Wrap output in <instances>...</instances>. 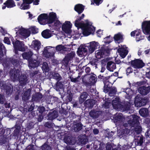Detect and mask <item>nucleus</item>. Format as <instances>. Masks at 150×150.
<instances>
[{"label":"nucleus","instance_id":"f257e3e1","mask_svg":"<svg viewBox=\"0 0 150 150\" xmlns=\"http://www.w3.org/2000/svg\"><path fill=\"white\" fill-rule=\"evenodd\" d=\"M85 16L84 14H82L81 16H77L75 21V25L78 28H81L82 30V33L85 36H87L91 34H93L95 31V28L90 24L88 20H85L86 23L79 22L83 19Z\"/></svg>","mask_w":150,"mask_h":150},{"label":"nucleus","instance_id":"f03ea898","mask_svg":"<svg viewBox=\"0 0 150 150\" xmlns=\"http://www.w3.org/2000/svg\"><path fill=\"white\" fill-rule=\"evenodd\" d=\"M11 40L14 49H18V50L22 52H24L25 50L24 47V44L23 41L17 40L15 41L13 38L11 39Z\"/></svg>","mask_w":150,"mask_h":150},{"label":"nucleus","instance_id":"7ed1b4c3","mask_svg":"<svg viewBox=\"0 0 150 150\" xmlns=\"http://www.w3.org/2000/svg\"><path fill=\"white\" fill-rule=\"evenodd\" d=\"M147 101L148 100L146 98H143L137 96L135 98L134 100L135 105L137 107H140L145 105Z\"/></svg>","mask_w":150,"mask_h":150},{"label":"nucleus","instance_id":"20e7f679","mask_svg":"<svg viewBox=\"0 0 150 150\" xmlns=\"http://www.w3.org/2000/svg\"><path fill=\"white\" fill-rule=\"evenodd\" d=\"M81 121L75 120L74 121L71 127V130L75 132H78L83 128V125L81 122Z\"/></svg>","mask_w":150,"mask_h":150},{"label":"nucleus","instance_id":"39448f33","mask_svg":"<svg viewBox=\"0 0 150 150\" xmlns=\"http://www.w3.org/2000/svg\"><path fill=\"white\" fill-rule=\"evenodd\" d=\"M140 117L136 115H132V117L127 121V123L130 126L132 127L137 126V125H140L139 119Z\"/></svg>","mask_w":150,"mask_h":150},{"label":"nucleus","instance_id":"423d86ee","mask_svg":"<svg viewBox=\"0 0 150 150\" xmlns=\"http://www.w3.org/2000/svg\"><path fill=\"white\" fill-rule=\"evenodd\" d=\"M143 32L146 35L150 34V20L144 21L142 24Z\"/></svg>","mask_w":150,"mask_h":150},{"label":"nucleus","instance_id":"0eeeda50","mask_svg":"<svg viewBox=\"0 0 150 150\" xmlns=\"http://www.w3.org/2000/svg\"><path fill=\"white\" fill-rule=\"evenodd\" d=\"M129 63H130L134 68H141L145 66L143 61L139 59L132 60Z\"/></svg>","mask_w":150,"mask_h":150},{"label":"nucleus","instance_id":"6e6552de","mask_svg":"<svg viewBox=\"0 0 150 150\" xmlns=\"http://www.w3.org/2000/svg\"><path fill=\"white\" fill-rule=\"evenodd\" d=\"M72 26V24L70 21H66L62 25V29L66 33L70 34Z\"/></svg>","mask_w":150,"mask_h":150},{"label":"nucleus","instance_id":"1a4fd4ad","mask_svg":"<svg viewBox=\"0 0 150 150\" xmlns=\"http://www.w3.org/2000/svg\"><path fill=\"white\" fill-rule=\"evenodd\" d=\"M14 69H15L14 68ZM11 69L9 72L11 78L14 80H18L20 74V72L18 69Z\"/></svg>","mask_w":150,"mask_h":150},{"label":"nucleus","instance_id":"9d476101","mask_svg":"<svg viewBox=\"0 0 150 150\" xmlns=\"http://www.w3.org/2000/svg\"><path fill=\"white\" fill-rule=\"evenodd\" d=\"M23 37L24 38H26L28 37L30 34V31L27 29H25L23 28L20 29L18 31V32H16V34Z\"/></svg>","mask_w":150,"mask_h":150},{"label":"nucleus","instance_id":"9b49d317","mask_svg":"<svg viewBox=\"0 0 150 150\" xmlns=\"http://www.w3.org/2000/svg\"><path fill=\"white\" fill-rule=\"evenodd\" d=\"M98 43L95 41L90 42L89 45L87 46L88 49V50L90 53H92L94 52L95 50L97 48L98 46Z\"/></svg>","mask_w":150,"mask_h":150},{"label":"nucleus","instance_id":"f8f14e48","mask_svg":"<svg viewBox=\"0 0 150 150\" xmlns=\"http://www.w3.org/2000/svg\"><path fill=\"white\" fill-rule=\"evenodd\" d=\"M130 103L128 101L122 102L119 110L123 111H128L129 110L130 107Z\"/></svg>","mask_w":150,"mask_h":150},{"label":"nucleus","instance_id":"ddd939ff","mask_svg":"<svg viewBox=\"0 0 150 150\" xmlns=\"http://www.w3.org/2000/svg\"><path fill=\"white\" fill-rule=\"evenodd\" d=\"M16 6L15 3L13 0H7L3 4L2 9H4L7 7V8H12Z\"/></svg>","mask_w":150,"mask_h":150},{"label":"nucleus","instance_id":"4468645a","mask_svg":"<svg viewBox=\"0 0 150 150\" xmlns=\"http://www.w3.org/2000/svg\"><path fill=\"white\" fill-rule=\"evenodd\" d=\"M138 91L139 93L142 95H146L150 91V86L146 87L144 86H141L139 88Z\"/></svg>","mask_w":150,"mask_h":150},{"label":"nucleus","instance_id":"2eb2a0df","mask_svg":"<svg viewBox=\"0 0 150 150\" xmlns=\"http://www.w3.org/2000/svg\"><path fill=\"white\" fill-rule=\"evenodd\" d=\"M121 103L120 98L117 97L112 100V105L114 108L119 110Z\"/></svg>","mask_w":150,"mask_h":150},{"label":"nucleus","instance_id":"dca6fc26","mask_svg":"<svg viewBox=\"0 0 150 150\" xmlns=\"http://www.w3.org/2000/svg\"><path fill=\"white\" fill-rule=\"evenodd\" d=\"M18 80L20 85L22 86H24L26 84L28 80L26 76L22 74L19 77Z\"/></svg>","mask_w":150,"mask_h":150},{"label":"nucleus","instance_id":"f3484780","mask_svg":"<svg viewBox=\"0 0 150 150\" xmlns=\"http://www.w3.org/2000/svg\"><path fill=\"white\" fill-rule=\"evenodd\" d=\"M58 112L57 110H53L50 112L47 115V119L52 120L56 118L58 116Z\"/></svg>","mask_w":150,"mask_h":150},{"label":"nucleus","instance_id":"a211bd4d","mask_svg":"<svg viewBox=\"0 0 150 150\" xmlns=\"http://www.w3.org/2000/svg\"><path fill=\"white\" fill-rule=\"evenodd\" d=\"M84 9V6L82 4H78L75 5L74 10L79 14L82 13Z\"/></svg>","mask_w":150,"mask_h":150},{"label":"nucleus","instance_id":"6ab92c4d","mask_svg":"<svg viewBox=\"0 0 150 150\" xmlns=\"http://www.w3.org/2000/svg\"><path fill=\"white\" fill-rule=\"evenodd\" d=\"M29 66L31 68H34L38 67L40 64L39 61L32 59L28 61Z\"/></svg>","mask_w":150,"mask_h":150},{"label":"nucleus","instance_id":"aec40b11","mask_svg":"<svg viewBox=\"0 0 150 150\" xmlns=\"http://www.w3.org/2000/svg\"><path fill=\"white\" fill-rule=\"evenodd\" d=\"M139 113L140 115L144 117H147L149 115V110L146 108L140 109L139 110Z\"/></svg>","mask_w":150,"mask_h":150},{"label":"nucleus","instance_id":"412c9836","mask_svg":"<svg viewBox=\"0 0 150 150\" xmlns=\"http://www.w3.org/2000/svg\"><path fill=\"white\" fill-rule=\"evenodd\" d=\"M94 104L93 100L88 99L84 102V106L86 108L91 109L93 107Z\"/></svg>","mask_w":150,"mask_h":150},{"label":"nucleus","instance_id":"4be33fe9","mask_svg":"<svg viewBox=\"0 0 150 150\" xmlns=\"http://www.w3.org/2000/svg\"><path fill=\"white\" fill-rule=\"evenodd\" d=\"M32 48L37 51L39 50L41 47V43L40 41L37 40H35L33 41L32 44Z\"/></svg>","mask_w":150,"mask_h":150},{"label":"nucleus","instance_id":"5701e85b","mask_svg":"<svg viewBox=\"0 0 150 150\" xmlns=\"http://www.w3.org/2000/svg\"><path fill=\"white\" fill-rule=\"evenodd\" d=\"M119 55L123 58H124L128 54V51L124 48H119L118 50Z\"/></svg>","mask_w":150,"mask_h":150},{"label":"nucleus","instance_id":"b1692460","mask_svg":"<svg viewBox=\"0 0 150 150\" xmlns=\"http://www.w3.org/2000/svg\"><path fill=\"white\" fill-rule=\"evenodd\" d=\"M56 17V14L54 12L50 13L47 19L48 23L51 24L54 21Z\"/></svg>","mask_w":150,"mask_h":150},{"label":"nucleus","instance_id":"393cba45","mask_svg":"<svg viewBox=\"0 0 150 150\" xmlns=\"http://www.w3.org/2000/svg\"><path fill=\"white\" fill-rule=\"evenodd\" d=\"M33 54V53L31 51H29L24 52L22 54V56L23 59L29 61L32 59L31 57Z\"/></svg>","mask_w":150,"mask_h":150},{"label":"nucleus","instance_id":"a878e982","mask_svg":"<svg viewBox=\"0 0 150 150\" xmlns=\"http://www.w3.org/2000/svg\"><path fill=\"white\" fill-rule=\"evenodd\" d=\"M31 92V89H27L24 93L22 96V100L25 101L28 100L29 98V96Z\"/></svg>","mask_w":150,"mask_h":150},{"label":"nucleus","instance_id":"bb28decb","mask_svg":"<svg viewBox=\"0 0 150 150\" xmlns=\"http://www.w3.org/2000/svg\"><path fill=\"white\" fill-rule=\"evenodd\" d=\"M114 39L115 42L119 44L123 41L122 35L120 34H117L115 35Z\"/></svg>","mask_w":150,"mask_h":150},{"label":"nucleus","instance_id":"cd10ccee","mask_svg":"<svg viewBox=\"0 0 150 150\" xmlns=\"http://www.w3.org/2000/svg\"><path fill=\"white\" fill-rule=\"evenodd\" d=\"M55 49L57 51H60L62 50L63 51H70L71 50L70 48L68 49V46H63L62 45H57L55 47Z\"/></svg>","mask_w":150,"mask_h":150},{"label":"nucleus","instance_id":"c85d7f7f","mask_svg":"<svg viewBox=\"0 0 150 150\" xmlns=\"http://www.w3.org/2000/svg\"><path fill=\"white\" fill-rule=\"evenodd\" d=\"M88 94L86 92H83L81 95L79 97V102L80 104H81L86 99L88 96Z\"/></svg>","mask_w":150,"mask_h":150},{"label":"nucleus","instance_id":"c756f323","mask_svg":"<svg viewBox=\"0 0 150 150\" xmlns=\"http://www.w3.org/2000/svg\"><path fill=\"white\" fill-rule=\"evenodd\" d=\"M112 76V75H111L110 76H104L103 79L102 81L104 84H105V86H107V87H110V85H112V83L110 82L109 81V79Z\"/></svg>","mask_w":150,"mask_h":150},{"label":"nucleus","instance_id":"7c9ffc66","mask_svg":"<svg viewBox=\"0 0 150 150\" xmlns=\"http://www.w3.org/2000/svg\"><path fill=\"white\" fill-rule=\"evenodd\" d=\"M42 98V94L40 93H37L33 95L32 100L35 101H38Z\"/></svg>","mask_w":150,"mask_h":150},{"label":"nucleus","instance_id":"2f4dec72","mask_svg":"<svg viewBox=\"0 0 150 150\" xmlns=\"http://www.w3.org/2000/svg\"><path fill=\"white\" fill-rule=\"evenodd\" d=\"M64 84L62 81H57L54 86V88L57 91H59L60 89H62L63 87Z\"/></svg>","mask_w":150,"mask_h":150},{"label":"nucleus","instance_id":"473e14b6","mask_svg":"<svg viewBox=\"0 0 150 150\" xmlns=\"http://www.w3.org/2000/svg\"><path fill=\"white\" fill-rule=\"evenodd\" d=\"M48 16L47 14L42 13L40 14L38 18V20L39 23H41L43 20L47 19Z\"/></svg>","mask_w":150,"mask_h":150},{"label":"nucleus","instance_id":"72a5a7b5","mask_svg":"<svg viewBox=\"0 0 150 150\" xmlns=\"http://www.w3.org/2000/svg\"><path fill=\"white\" fill-rule=\"evenodd\" d=\"M3 88L6 91V93L8 95L10 94L12 92L13 90L12 87L11 88L10 85L6 84L3 85Z\"/></svg>","mask_w":150,"mask_h":150},{"label":"nucleus","instance_id":"f704fd0d","mask_svg":"<svg viewBox=\"0 0 150 150\" xmlns=\"http://www.w3.org/2000/svg\"><path fill=\"white\" fill-rule=\"evenodd\" d=\"M50 32V31L49 30H45L42 32V35L45 38H49L52 36Z\"/></svg>","mask_w":150,"mask_h":150},{"label":"nucleus","instance_id":"c9c22d12","mask_svg":"<svg viewBox=\"0 0 150 150\" xmlns=\"http://www.w3.org/2000/svg\"><path fill=\"white\" fill-rule=\"evenodd\" d=\"M123 119L122 114L121 113L119 114L114 118L116 122L120 124H122L123 122Z\"/></svg>","mask_w":150,"mask_h":150},{"label":"nucleus","instance_id":"e433bc0d","mask_svg":"<svg viewBox=\"0 0 150 150\" xmlns=\"http://www.w3.org/2000/svg\"><path fill=\"white\" fill-rule=\"evenodd\" d=\"M55 52L54 51V52H49L47 49L45 48L43 53L44 56L46 58H49L53 57Z\"/></svg>","mask_w":150,"mask_h":150},{"label":"nucleus","instance_id":"4c0bfd02","mask_svg":"<svg viewBox=\"0 0 150 150\" xmlns=\"http://www.w3.org/2000/svg\"><path fill=\"white\" fill-rule=\"evenodd\" d=\"M89 114L92 118L96 119L99 117L100 115L99 112L94 110H91Z\"/></svg>","mask_w":150,"mask_h":150},{"label":"nucleus","instance_id":"58836bf2","mask_svg":"<svg viewBox=\"0 0 150 150\" xmlns=\"http://www.w3.org/2000/svg\"><path fill=\"white\" fill-rule=\"evenodd\" d=\"M90 76L89 77V81L92 85L95 84L97 80V78L95 74H93L92 75H90Z\"/></svg>","mask_w":150,"mask_h":150},{"label":"nucleus","instance_id":"ea45409f","mask_svg":"<svg viewBox=\"0 0 150 150\" xmlns=\"http://www.w3.org/2000/svg\"><path fill=\"white\" fill-rule=\"evenodd\" d=\"M103 55H104V54L103 52L101 50V48L95 52V56L98 59H101L103 57Z\"/></svg>","mask_w":150,"mask_h":150},{"label":"nucleus","instance_id":"a19ab883","mask_svg":"<svg viewBox=\"0 0 150 150\" xmlns=\"http://www.w3.org/2000/svg\"><path fill=\"white\" fill-rule=\"evenodd\" d=\"M64 142L67 144H73L72 138L71 136H68L65 137L64 139Z\"/></svg>","mask_w":150,"mask_h":150},{"label":"nucleus","instance_id":"79ce46f5","mask_svg":"<svg viewBox=\"0 0 150 150\" xmlns=\"http://www.w3.org/2000/svg\"><path fill=\"white\" fill-rule=\"evenodd\" d=\"M10 61L15 67H17L20 65L19 61L17 59L11 58L10 59Z\"/></svg>","mask_w":150,"mask_h":150},{"label":"nucleus","instance_id":"37998d69","mask_svg":"<svg viewBox=\"0 0 150 150\" xmlns=\"http://www.w3.org/2000/svg\"><path fill=\"white\" fill-rule=\"evenodd\" d=\"M141 32L140 30L137 31V32L136 33V40L137 42H139L140 40H143L144 39V36L140 35V38L138 37V36L141 35Z\"/></svg>","mask_w":150,"mask_h":150},{"label":"nucleus","instance_id":"c03bdc74","mask_svg":"<svg viewBox=\"0 0 150 150\" xmlns=\"http://www.w3.org/2000/svg\"><path fill=\"white\" fill-rule=\"evenodd\" d=\"M52 78L57 80V81H60L62 78L60 75L58 73H54L52 75Z\"/></svg>","mask_w":150,"mask_h":150},{"label":"nucleus","instance_id":"a18cd8bd","mask_svg":"<svg viewBox=\"0 0 150 150\" xmlns=\"http://www.w3.org/2000/svg\"><path fill=\"white\" fill-rule=\"evenodd\" d=\"M75 55V54L72 52L68 54L65 57V58L67 59L69 62L72 60Z\"/></svg>","mask_w":150,"mask_h":150},{"label":"nucleus","instance_id":"49530a36","mask_svg":"<svg viewBox=\"0 0 150 150\" xmlns=\"http://www.w3.org/2000/svg\"><path fill=\"white\" fill-rule=\"evenodd\" d=\"M45 108L43 106H39L38 108L36 111V114H42L45 112Z\"/></svg>","mask_w":150,"mask_h":150},{"label":"nucleus","instance_id":"de8ad7c7","mask_svg":"<svg viewBox=\"0 0 150 150\" xmlns=\"http://www.w3.org/2000/svg\"><path fill=\"white\" fill-rule=\"evenodd\" d=\"M69 61L64 57L61 62L62 66L64 68H67L69 65Z\"/></svg>","mask_w":150,"mask_h":150},{"label":"nucleus","instance_id":"09e8293b","mask_svg":"<svg viewBox=\"0 0 150 150\" xmlns=\"http://www.w3.org/2000/svg\"><path fill=\"white\" fill-rule=\"evenodd\" d=\"M112 65H114V67H116L115 64L112 61L108 62L107 64V68L108 70L110 71H113V70L111 69V67Z\"/></svg>","mask_w":150,"mask_h":150},{"label":"nucleus","instance_id":"8fccbe9b","mask_svg":"<svg viewBox=\"0 0 150 150\" xmlns=\"http://www.w3.org/2000/svg\"><path fill=\"white\" fill-rule=\"evenodd\" d=\"M42 69L45 72H47L49 71V68L46 62H44L42 66Z\"/></svg>","mask_w":150,"mask_h":150},{"label":"nucleus","instance_id":"3c124183","mask_svg":"<svg viewBox=\"0 0 150 150\" xmlns=\"http://www.w3.org/2000/svg\"><path fill=\"white\" fill-rule=\"evenodd\" d=\"M41 149L42 150H50L51 147L49 145L45 143L41 147Z\"/></svg>","mask_w":150,"mask_h":150},{"label":"nucleus","instance_id":"603ef678","mask_svg":"<svg viewBox=\"0 0 150 150\" xmlns=\"http://www.w3.org/2000/svg\"><path fill=\"white\" fill-rule=\"evenodd\" d=\"M106 150H118V149L113 148L112 145L109 143H107L106 146Z\"/></svg>","mask_w":150,"mask_h":150},{"label":"nucleus","instance_id":"864d4df0","mask_svg":"<svg viewBox=\"0 0 150 150\" xmlns=\"http://www.w3.org/2000/svg\"><path fill=\"white\" fill-rule=\"evenodd\" d=\"M124 91L129 96H131L133 94V91L130 88H125L124 90Z\"/></svg>","mask_w":150,"mask_h":150},{"label":"nucleus","instance_id":"5fc2aeb1","mask_svg":"<svg viewBox=\"0 0 150 150\" xmlns=\"http://www.w3.org/2000/svg\"><path fill=\"white\" fill-rule=\"evenodd\" d=\"M70 117H72V119H75L77 118L78 121H81V117L79 115H76L74 113H71V115Z\"/></svg>","mask_w":150,"mask_h":150},{"label":"nucleus","instance_id":"6e6d98bb","mask_svg":"<svg viewBox=\"0 0 150 150\" xmlns=\"http://www.w3.org/2000/svg\"><path fill=\"white\" fill-rule=\"evenodd\" d=\"M110 35L107 36L104 39V42L106 44H109L112 42V39L110 38Z\"/></svg>","mask_w":150,"mask_h":150},{"label":"nucleus","instance_id":"4d7b16f0","mask_svg":"<svg viewBox=\"0 0 150 150\" xmlns=\"http://www.w3.org/2000/svg\"><path fill=\"white\" fill-rule=\"evenodd\" d=\"M101 48V50L103 52L104 55L106 54H108L109 53L110 50L108 48L105 47L104 46H102Z\"/></svg>","mask_w":150,"mask_h":150},{"label":"nucleus","instance_id":"13d9d810","mask_svg":"<svg viewBox=\"0 0 150 150\" xmlns=\"http://www.w3.org/2000/svg\"><path fill=\"white\" fill-rule=\"evenodd\" d=\"M103 1V0H92L91 2V4H94L95 3L96 5L98 6Z\"/></svg>","mask_w":150,"mask_h":150},{"label":"nucleus","instance_id":"bf43d9fd","mask_svg":"<svg viewBox=\"0 0 150 150\" xmlns=\"http://www.w3.org/2000/svg\"><path fill=\"white\" fill-rule=\"evenodd\" d=\"M137 125V126H135L134 127L135 128V131L137 133L139 134L142 131V127L139 125Z\"/></svg>","mask_w":150,"mask_h":150},{"label":"nucleus","instance_id":"052dcab7","mask_svg":"<svg viewBox=\"0 0 150 150\" xmlns=\"http://www.w3.org/2000/svg\"><path fill=\"white\" fill-rule=\"evenodd\" d=\"M110 93L112 94H115L117 92L116 88L115 87L110 88Z\"/></svg>","mask_w":150,"mask_h":150},{"label":"nucleus","instance_id":"680f3d73","mask_svg":"<svg viewBox=\"0 0 150 150\" xmlns=\"http://www.w3.org/2000/svg\"><path fill=\"white\" fill-rule=\"evenodd\" d=\"M25 4H26L25 3H23H23L21 4V7H22L21 8L23 10H26L30 8V6L29 4L28 5H25Z\"/></svg>","mask_w":150,"mask_h":150},{"label":"nucleus","instance_id":"e2e57ef3","mask_svg":"<svg viewBox=\"0 0 150 150\" xmlns=\"http://www.w3.org/2000/svg\"><path fill=\"white\" fill-rule=\"evenodd\" d=\"M67 94V98L68 99V102H70L72 100V94L70 92L69 93H68Z\"/></svg>","mask_w":150,"mask_h":150},{"label":"nucleus","instance_id":"0e129e2a","mask_svg":"<svg viewBox=\"0 0 150 150\" xmlns=\"http://www.w3.org/2000/svg\"><path fill=\"white\" fill-rule=\"evenodd\" d=\"M21 122L20 121H18L16 122V125H15V128L21 129Z\"/></svg>","mask_w":150,"mask_h":150},{"label":"nucleus","instance_id":"69168bd1","mask_svg":"<svg viewBox=\"0 0 150 150\" xmlns=\"http://www.w3.org/2000/svg\"><path fill=\"white\" fill-rule=\"evenodd\" d=\"M110 103L108 101H105L104 103L103 104V106L105 109H108L109 108V105Z\"/></svg>","mask_w":150,"mask_h":150},{"label":"nucleus","instance_id":"338daca9","mask_svg":"<svg viewBox=\"0 0 150 150\" xmlns=\"http://www.w3.org/2000/svg\"><path fill=\"white\" fill-rule=\"evenodd\" d=\"M37 114L38 116V117H37L38 121L39 122H41L43 119V116L42 114Z\"/></svg>","mask_w":150,"mask_h":150},{"label":"nucleus","instance_id":"774afa93","mask_svg":"<svg viewBox=\"0 0 150 150\" xmlns=\"http://www.w3.org/2000/svg\"><path fill=\"white\" fill-rule=\"evenodd\" d=\"M21 129H18L17 128H16V129L13 131V135L14 136H17L19 134V132Z\"/></svg>","mask_w":150,"mask_h":150}]
</instances>
